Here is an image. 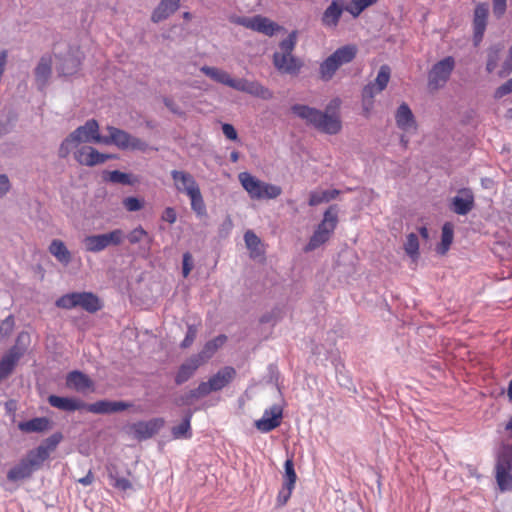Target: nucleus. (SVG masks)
<instances>
[{
    "label": "nucleus",
    "mask_w": 512,
    "mask_h": 512,
    "mask_svg": "<svg viewBox=\"0 0 512 512\" xmlns=\"http://www.w3.org/2000/svg\"><path fill=\"white\" fill-rule=\"evenodd\" d=\"M291 111L304 120L306 124L313 126L320 132L334 135L340 132L342 128L341 120L337 115L328 114L303 104H294L291 106Z\"/></svg>",
    "instance_id": "f257e3e1"
},
{
    "label": "nucleus",
    "mask_w": 512,
    "mask_h": 512,
    "mask_svg": "<svg viewBox=\"0 0 512 512\" xmlns=\"http://www.w3.org/2000/svg\"><path fill=\"white\" fill-rule=\"evenodd\" d=\"M103 136L99 134V124L95 119H89L84 125L71 132L60 144L58 156L66 158L72 150L81 143H101Z\"/></svg>",
    "instance_id": "f03ea898"
},
{
    "label": "nucleus",
    "mask_w": 512,
    "mask_h": 512,
    "mask_svg": "<svg viewBox=\"0 0 512 512\" xmlns=\"http://www.w3.org/2000/svg\"><path fill=\"white\" fill-rule=\"evenodd\" d=\"M356 53L357 49L354 45H345L335 50L320 64V78L325 82L330 81L342 65L353 61Z\"/></svg>",
    "instance_id": "7ed1b4c3"
},
{
    "label": "nucleus",
    "mask_w": 512,
    "mask_h": 512,
    "mask_svg": "<svg viewBox=\"0 0 512 512\" xmlns=\"http://www.w3.org/2000/svg\"><path fill=\"white\" fill-rule=\"evenodd\" d=\"M238 178L252 199H275L282 193L280 186L265 183L248 172H241Z\"/></svg>",
    "instance_id": "20e7f679"
},
{
    "label": "nucleus",
    "mask_w": 512,
    "mask_h": 512,
    "mask_svg": "<svg viewBox=\"0 0 512 512\" xmlns=\"http://www.w3.org/2000/svg\"><path fill=\"white\" fill-rule=\"evenodd\" d=\"M56 307L73 309L81 307L89 313H95L102 308V303L97 295L92 292H71L62 295L55 302Z\"/></svg>",
    "instance_id": "39448f33"
},
{
    "label": "nucleus",
    "mask_w": 512,
    "mask_h": 512,
    "mask_svg": "<svg viewBox=\"0 0 512 512\" xmlns=\"http://www.w3.org/2000/svg\"><path fill=\"white\" fill-rule=\"evenodd\" d=\"M108 136H103L102 144L115 145L121 150L146 151L148 144L130 133L114 126H107Z\"/></svg>",
    "instance_id": "423d86ee"
},
{
    "label": "nucleus",
    "mask_w": 512,
    "mask_h": 512,
    "mask_svg": "<svg viewBox=\"0 0 512 512\" xmlns=\"http://www.w3.org/2000/svg\"><path fill=\"white\" fill-rule=\"evenodd\" d=\"M455 67V60L452 56L435 63L428 73V85L431 89H439L443 87L449 80L450 75Z\"/></svg>",
    "instance_id": "0eeeda50"
},
{
    "label": "nucleus",
    "mask_w": 512,
    "mask_h": 512,
    "mask_svg": "<svg viewBox=\"0 0 512 512\" xmlns=\"http://www.w3.org/2000/svg\"><path fill=\"white\" fill-rule=\"evenodd\" d=\"M56 70L60 76L76 74L81 65V57L78 49L69 47L64 54H55Z\"/></svg>",
    "instance_id": "6e6552de"
},
{
    "label": "nucleus",
    "mask_w": 512,
    "mask_h": 512,
    "mask_svg": "<svg viewBox=\"0 0 512 512\" xmlns=\"http://www.w3.org/2000/svg\"><path fill=\"white\" fill-rule=\"evenodd\" d=\"M234 23L256 32L263 33L266 36H273L280 26L267 17L256 15L253 17H237Z\"/></svg>",
    "instance_id": "1a4fd4ad"
},
{
    "label": "nucleus",
    "mask_w": 512,
    "mask_h": 512,
    "mask_svg": "<svg viewBox=\"0 0 512 512\" xmlns=\"http://www.w3.org/2000/svg\"><path fill=\"white\" fill-rule=\"evenodd\" d=\"M511 470V456L506 453H498L495 465V478L501 492L512 489Z\"/></svg>",
    "instance_id": "9d476101"
},
{
    "label": "nucleus",
    "mask_w": 512,
    "mask_h": 512,
    "mask_svg": "<svg viewBox=\"0 0 512 512\" xmlns=\"http://www.w3.org/2000/svg\"><path fill=\"white\" fill-rule=\"evenodd\" d=\"M237 372L232 366H225L217 371L206 382H201L202 388L208 396L212 392H217L228 386L236 377Z\"/></svg>",
    "instance_id": "9b49d317"
},
{
    "label": "nucleus",
    "mask_w": 512,
    "mask_h": 512,
    "mask_svg": "<svg viewBox=\"0 0 512 512\" xmlns=\"http://www.w3.org/2000/svg\"><path fill=\"white\" fill-rule=\"evenodd\" d=\"M74 158L81 165L93 167L103 164L107 160L115 158V156L112 154L100 153L92 146H82L74 152Z\"/></svg>",
    "instance_id": "f8f14e48"
},
{
    "label": "nucleus",
    "mask_w": 512,
    "mask_h": 512,
    "mask_svg": "<svg viewBox=\"0 0 512 512\" xmlns=\"http://www.w3.org/2000/svg\"><path fill=\"white\" fill-rule=\"evenodd\" d=\"M165 421L163 418H153L148 421H138L130 426L134 434V438L138 441H143L152 438L156 435L161 428H163Z\"/></svg>",
    "instance_id": "ddd939ff"
},
{
    "label": "nucleus",
    "mask_w": 512,
    "mask_h": 512,
    "mask_svg": "<svg viewBox=\"0 0 512 512\" xmlns=\"http://www.w3.org/2000/svg\"><path fill=\"white\" fill-rule=\"evenodd\" d=\"M475 205L474 195L468 188L460 189L457 194L451 198L449 209L457 215H467Z\"/></svg>",
    "instance_id": "4468645a"
},
{
    "label": "nucleus",
    "mask_w": 512,
    "mask_h": 512,
    "mask_svg": "<svg viewBox=\"0 0 512 512\" xmlns=\"http://www.w3.org/2000/svg\"><path fill=\"white\" fill-rule=\"evenodd\" d=\"M274 67L283 74L297 75L303 67V62L292 54H273Z\"/></svg>",
    "instance_id": "2eb2a0df"
},
{
    "label": "nucleus",
    "mask_w": 512,
    "mask_h": 512,
    "mask_svg": "<svg viewBox=\"0 0 512 512\" xmlns=\"http://www.w3.org/2000/svg\"><path fill=\"white\" fill-rule=\"evenodd\" d=\"M233 89L263 100H269L273 97L272 91L263 86L260 82L250 81L245 78L236 79Z\"/></svg>",
    "instance_id": "dca6fc26"
},
{
    "label": "nucleus",
    "mask_w": 512,
    "mask_h": 512,
    "mask_svg": "<svg viewBox=\"0 0 512 512\" xmlns=\"http://www.w3.org/2000/svg\"><path fill=\"white\" fill-rule=\"evenodd\" d=\"M131 406V403L124 401L99 400L91 404H86L85 409L94 414L106 415L124 411Z\"/></svg>",
    "instance_id": "f3484780"
},
{
    "label": "nucleus",
    "mask_w": 512,
    "mask_h": 512,
    "mask_svg": "<svg viewBox=\"0 0 512 512\" xmlns=\"http://www.w3.org/2000/svg\"><path fill=\"white\" fill-rule=\"evenodd\" d=\"M345 8V0H332L321 16L322 25L329 29H335Z\"/></svg>",
    "instance_id": "a211bd4d"
},
{
    "label": "nucleus",
    "mask_w": 512,
    "mask_h": 512,
    "mask_svg": "<svg viewBox=\"0 0 512 512\" xmlns=\"http://www.w3.org/2000/svg\"><path fill=\"white\" fill-rule=\"evenodd\" d=\"M282 408L274 405L269 410H265L261 419L255 422L256 428L267 433L277 428L281 423Z\"/></svg>",
    "instance_id": "6ab92c4d"
},
{
    "label": "nucleus",
    "mask_w": 512,
    "mask_h": 512,
    "mask_svg": "<svg viewBox=\"0 0 512 512\" xmlns=\"http://www.w3.org/2000/svg\"><path fill=\"white\" fill-rule=\"evenodd\" d=\"M170 174L178 192L188 195L191 193L190 191L199 189L197 182L190 173L181 170H172Z\"/></svg>",
    "instance_id": "aec40b11"
},
{
    "label": "nucleus",
    "mask_w": 512,
    "mask_h": 512,
    "mask_svg": "<svg viewBox=\"0 0 512 512\" xmlns=\"http://www.w3.org/2000/svg\"><path fill=\"white\" fill-rule=\"evenodd\" d=\"M201 365H203V362L200 357L198 358L196 354L190 356L180 365L175 376V383L182 385L187 382Z\"/></svg>",
    "instance_id": "412c9836"
},
{
    "label": "nucleus",
    "mask_w": 512,
    "mask_h": 512,
    "mask_svg": "<svg viewBox=\"0 0 512 512\" xmlns=\"http://www.w3.org/2000/svg\"><path fill=\"white\" fill-rule=\"evenodd\" d=\"M23 354L24 350L15 345L3 356L0 360V381L6 379L13 372Z\"/></svg>",
    "instance_id": "4be33fe9"
},
{
    "label": "nucleus",
    "mask_w": 512,
    "mask_h": 512,
    "mask_svg": "<svg viewBox=\"0 0 512 512\" xmlns=\"http://www.w3.org/2000/svg\"><path fill=\"white\" fill-rule=\"evenodd\" d=\"M48 403L61 411L73 412L76 410L85 409L86 403L70 397H61L57 395H50L48 397Z\"/></svg>",
    "instance_id": "5701e85b"
},
{
    "label": "nucleus",
    "mask_w": 512,
    "mask_h": 512,
    "mask_svg": "<svg viewBox=\"0 0 512 512\" xmlns=\"http://www.w3.org/2000/svg\"><path fill=\"white\" fill-rule=\"evenodd\" d=\"M179 7L180 0H161L152 12L151 21L159 23L175 13Z\"/></svg>",
    "instance_id": "b1692460"
},
{
    "label": "nucleus",
    "mask_w": 512,
    "mask_h": 512,
    "mask_svg": "<svg viewBox=\"0 0 512 512\" xmlns=\"http://www.w3.org/2000/svg\"><path fill=\"white\" fill-rule=\"evenodd\" d=\"M52 73V60L49 56H42L35 67L34 75L39 89H44Z\"/></svg>",
    "instance_id": "393cba45"
},
{
    "label": "nucleus",
    "mask_w": 512,
    "mask_h": 512,
    "mask_svg": "<svg viewBox=\"0 0 512 512\" xmlns=\"http://www.w3.org/2000/svg\"><path fill=\"white\" fill-rule=\"evenodd\" d=\"M66 385L76 391L83 392L93 386L92 380L83 372L74 370L67 374Z\"/></svg>",
    "instance_id": "a878e982"
},
{
    "label": "nucleus",
    "mask_w": 512,
    "mask_h": 512,
    "mask_svg": "<svg viewBox=\"0 0 512 512\" xmlns=\"http://www.w3.org/2000/svg\"><path fill=\"white\" fill-rule=\"evenodd\" d=\"M200 71L217 83H221L230 88L234 87L236 79L232 78L230 74L224 70L205 65L200 68Z\"/></svg>",
    "instance_id": "bb28decb"
},
{
    "label": "nucleus",
    "mask_w": 512,
    "mask_h": 512,
    "mask_svg": "<svg viewBox=\"0 0 512 512\" xmlns=\"http://www.w3.org/2000/svg\"><path fill=\"white\" fill-rule=\"evenodd\" d=\"M395 120L398 128L409 130L414 127L415 119L410 107L406 103H402L395 114Z\"/></svg>",
    "instance_id": "cd10ccee"
},
{
    "label": "nucleus",
    "mask_w": 512,
    "mask_h": 512,
    "mask_svg": "<svg viewBox=\"0 0 512 512\" xmlns=\"http://www.w3.org/2000/svg\"><path fill=\"white\" fill-rule=\"evenodd\" d=\"M227 341L226 335H218L214 339L205 343L202 350L196 354V356L202 359L203 364L206 363L212 356L216 353V351L222 347Z\"/></svg>",
    "instance_id": "c85d7f7f"
},
{
    "label": "nucleus",
    "mask_w": 512,
    "mask_h": 512,
    "mask_svg": "<svg viewBox=\"0 0 512 512\" xmlns=\"http://www.w3.org/2000/svg\"><path fill=\"white\" fill-rule=\"evenodd\" d=\"M338 212L339 209L337 205H331L323 215V220L317 226V229L323 232H327V234L331 235L335 230L338 222Z\"/></svg>",
    "instance_id": "c756f323"
},
{
    "label": "nucleus",
    "mask_w": 512,
    "mask_h": 512,
    "mask_svg": "<svg viewBox=\"0 0 512 512\" xmlns=\"http://www.w3.org/2000/svg\"><path fill=\"white\" fill-rule=\"evenodd\" d=\"M18 428L25 433H40L50 428V421L45 417H36L28 421L20 422Z\"/></svg>",
    "instance_id": "7c9ffc66"
},
{
    "label": "nucleus",
    "mask_w": 512,
    "mask_h": 512,
    "mask_svg": "<svg viewBox=\"0 0 512 512\" xmlns=\"http://www.w3.org/2000/svg\"><path fill=\"white\" fill-rule=\"evenodd\" d=\"M34 470L26 460L22 459L17 465L12 467L7 473V479L11 482H17L32 476Z\"/></svg>",
    "instance_id": "2f4dec72"
},
{
    "label": "nucleus",
    "mask_w": 512,
    "mask_h": 512,
    "mask_svg": "<svg viewBox=\"0 0 512 512\" xmlns=\"http://www.w3.org/2000/svg\"><path fill=\"white\" fill-rule=\"evenodd\" d=\"M49 252L64 265H68L72 260L71 252L61 240L54 239L49 245Z\"/></svg>",
    "instance_id": "473e14b6"
},
{
    "label": "nucleus",
    "mask_w": 512,
    "mask_h": 512,
    "mask_svg": "<svg viewBox=\"0 0 512 512\" xmlns=\"http://www.w3.org/2000/svg\"><path fill=\"white\" fill-rule=\"evenodd\" d=\"M193 412L188 410L185 412L182 422L172 428V436L175 439H189L192 436L191 419Z\"/></svg>",
    "instance_id": "72a5a7b5"
},
{
    "label": "nucleus",
    "mask_w": 512,
    "mask_h": 512,
    "mask_svg": "<svg viewBox=\"0 0 512 512\" xmlns=\"http://www.w3.org/2000/svg\"><path fill=\"white\" fill-rule=\"evenodd\" d=\"M454 238V225L451 222H445L442 226L441 242L437 245L436 251L440 255H445Z\"/></svg>",
    "instance_id": "f704fd0d"
},
{
    "label": "nucleus",
    "mask_w": 512,
    "mask_h": 512,
    "mask_svg": "<svg viewBox=\"0 0 512 512\" xmlns=\"http://www.w3.org/2000/svg\"><path fill=\"white\" fill-rule=\"evenodd\" d=\"M489 14V6L487 3H479L474 10L473 29L485 31L487 26V18ZM480 34V32H478Z\"/></svg>",
    "instance_id": "c9c22d12"
},
{
    "label": "nucleus",
    "mask_w": 512,
    "mask_h": 512,
    "mask_svg": "<svg viewBox=\"0 0 512 512\" xmlns=\"http://www.w3.org/2000/svg\"><path fill=\"white\" fill-rule=\"evenodd\" d=\"M206 396L207 395L204 389L202 388V384L200 383L197 388L180 395L175 399L174 402L177 406H190L194 404V402L197 401L198 399Z\"/></svg>",
    "instance_id": "e433bc0d"
},
{
    "label": "nucleus",
    "mask_w": 512,
    "mask_h": 512,
    "mask_svg": "<svg viewBox=\"0 0 512 512\" xmlns=\"http://www.w3.org/2000/svg\"><path fill=\"white\" fill-rule=\"evenodd\" d=\"M48 458L49 456L46 450L38 446L37 448L30 450L27 453L26 457L23 459L27 461V463L34 471H36L40 469L44 461L47 460Z\"/></svg>",
    "instance_id": "4c0bfd02"
},
{
    "label": "nucleus",
    "mask_w": 512,
    "mask_h": 512,
    "mask_svg": "<svg viewBox=\"0 0 512 512\" xmlns=\"http://www.w3.org/2000/svg\"><path fill=\"white\" fill-rule=\"evenodd\" d=\"M503 49L504 45L502 43H495L488 47L486 62V71L488 73H492L497 68Z\"/></svg>",
    "instance_id": "58836bf2"
},
{
    "label": "nucleus",
    "mask_w": 512,
    "mask_h": 512,
    "mask_svg": "<svg viewBox=\"0 0 512 512\" xmlns=\"http://www.w3.org/2000/svg\"><path fill=\"white\" fill-rule=\"evenodd\" d=\"M125 238L132 245L140 244L146 242L147 250L150 249L153 238L148 234V232L142 227L138 226L130 231L127 235L125 234Z\"/></svg>",
    "instance_id": "ea45409f"
},
{
    "label": "nucleus",
    "mask_w": 512,
    "mask_h": 512,
    "mask_svg": "<svg viewBox=\"0 0 512 512\" xmlns=\"http://www.w3.org/2000/svg\"><path fill=\"white\" fill-rule=\"evenodd\" d=\"M85 250L91 253H99L106 249L101 234L88 235L83 239Z\"/></svg>",
    "instance_id": "a19ab883"
},
{
    "label": "nucleus",
    "mask_w": 512,
    "mask_h": 512,
    "mask_svg": "<svg viewBox=\"0 0 512 512\" xmlns=\"http://www.w3.org/2000/svg\"><path fill=\"white\" fill-rule=\"evenodd\" d=\"M378 0H351L346 6L345 11L357 18L366 8L375 4Z\"/></svg>",
    "instance_id": "79ce46f5"
},
{
    "label": "nucleus",
    "mask_w": 512,
    "mask_h": 512,
    "mask_svg": "<svg viewBox=\"0 0 512 512\" xmlns=\"http://www.w3.org/2000/svg\"><path fill=\"white\" fill-rule=\"evenodd\" d=\"M101 235L106 248L109 246H119L125 239V233L122 229H114Z\"/></svg>",
    "instance_id": "37998d69"
},
{
    "label": "nucleus",
    "mask_w": 512,
    "mask_h": 512,
    "mask_svg": "<svg viewBox=\"0 0 512 512\" xmlns=\"http://www.w3.org/2000/svg\"><path fill=\"white\" fill-rule=\"evenodd\" d=\"M284 475H283V484L289 487L290 489H294L295 483L297 480V475L294 469V462L292 458H288L284 463Z\"/></svg>",
    "instance_id": "c03bdc74"
},
{
    "label": "nucleus",
    "mask_w": 512,
    "mask_h": 512,
    "mask_svg": "<svg viewBox=\"0 0 512 512\" xmlns=\"http://www.w3.org/2000/svg\"><path fill=\"white\" fill-rule=\"evenodd\" d=\"M331 235L327 234V232L320 231L316 228L313 235L311 236L308 244L305 247V251H313L317 249L319 246L324 244L329 240Z\"/></svg>",
    "instance_id": "a18cd8bd"
},
{
    "label": "nucleus",
    "mask_w": 512,
    "mask_h": 512,
    "mask_svg": "<svg viewBox=\"0 0 512 512\" xmlns=\"http://www.w3.org/2000/svg\"><path fill=\"white\" fill-rule=\"evenodd\" d=\"M190 192L191 193L187 196L190 198L192 210H194L199 215L203 214L205 212V204L200 188L196 191L192 190Z\"/></svg>",
    "instance_id": "49530a36"
},
{
    "label": "nucleus",
    "mask_w": 512,
    "mask_h": 512,
    "mask_svg": "<svg viewBox=\"0 0 512 512\" xmlns=\"http://www.w3.org/2000/svg\"><path fill=\"white\" fill-rule=\"evenodd\" d=\"M404 249L407 255L412 258H415L419 255V241L416 234L410 233L407 235Z\"/></svg>",
    "instance_id": "de8ad7c7"
},
{
    "label": "nucleus",
    "mask_w": 512,
    "mask_h": 512,
    "mask_svg": "<svg viewBox=\"0 0 512 512\" xmlns=\"http://www.w3.org/2000/svg\"><path fill=\"white\" fill-rule=\"evenodd\" d=\"M297 42V32L292 31L285 39H283L280 44V54H292Z\"/></svg>",
    "instance_id": "09e8293b"
},
{
    "label": "nucleus",
    "mask_w": 512,
    "mask_h": 512,
    "mask_svg": "<svg viewBox=\"0 0 512 512\" xmlns=\"http://www.w3.org/2000/svg\"><path fill=\"white\" fill-rule=\"evenodd\" d=\"M390 72L389 66L382 65L380 67L375 82H373L378 87V90L383 91L387 87L390 79Z\"/></svg>",
    "instance_id": "8fccbe9b"
},
{
    "label": "nucleus",
    "mask_w": 512,
    "mask_h": 512,
    "mask_svg": "<svg viewBox=\"0 0 512 512\" xmlns=\"http://www.w3.org/2000/svg\"><path fill=\"white\" fill-rule=\"evenodd\" d=\"M108 180L112 183H117V184H122V185H132L133 184L130 174L121 172L119 170H114V171L109 172Z\"/></svg>",
    "instance_id": "3c124183"
},
{
    "label": "nucleus",
    "mask_w": 512,
    "mask_h": 512,
    "mask_svg": "<svg viewBox=\"0 0 512 512\" xmlns=\"http://www.w3.org/2000/svg\"><path fill=\"white\" fill-rule=\"evenodd\" d=\"M197 333H198V325L188 324L185 338L181 342L180 347L182 349L189 348L193 344V342L197 336Z\"/></svg>",
    "instance_id": "603ef678"
},
{
    "label": "nucleus",
    "mask_w": 512,
    "mask_h": 512,
    "mask_svg": "<svg viewBox=\"0 0 512 512\" xmlns=\"http://www.w3.org/2000/svg\"><path fill=\"white\" fill-rule=\"evenodd\" d=\"M62 440V434L61 433H54L51 436H49L47 439L44 440V442L39 445V447H42L46 450L48 453V456L50 455L51 451H54L60 441Z\"/></svg>",
    "instance_id": "864d4df0"
},
{
    "label": "nucleus",
    "mask_w": 512,
    "mask_h": 512,
    "mask_svg": "<svg viewBox=\"0 0 512 512\" xmlns=\"http://www.w3.org/2000/svg\"><path fill=\"white\" fill-rule=\"evenodd\" d=\"M109 477L112 480V486L119 490L126 491L132 488L131 482L124 477H118L112 473L109 474Z\"/></svg>",
    "instance_id": "5fc2aeb1"
},
{
    "label": "nucleus",
    "mask_w": 512,
    "mask_h": 512,
    "mask_svg": "<svg viewBox=\"0 0 512 512\" xmlns=\"http://www.w3.org/2000/svg\"><path fill=\"white\" fill-rule=\"evenodd\" d=\"M244 241H245L247 248L250 250H256L258 245L260 244L259 237L251 230H248L244 234Z\"/></svg>",
    "instance_id": "6e6d98bb"
},
{
    "label": "nucleus",
    "mask_w": 512,
    "mask_h": 512,
    "mask_svg": "<svg viewBox=\"0 0 512 512\" xmlns=\"http://www.w3.org/2000/svg\"><path fill=\"white\" fill-rule=\"evenodd\" d=\"M123 205L130 212L139 211L143 207V203L136 197H127L123 200Z\"/></svg>",
    "instance_id": "4d7b16f0"
},
{
    "label": "nucleus",
    "mask_w": 512,
    "mask_h": 512,
    "mask_svg": "<svg viewBox=\"0 0 512 512\" xmlns=\"http://www.w3.org/2000/svg\"><path fill=\"white\" fill-rule=\"evenodd\" d=\"M382 92L378 90V87L373 82L368 83L362 91V97L364 101H372L376 94Z\"/></svg>",
    "instance_id": "13d9d810"
},
{
    "label": "nucleus",
    "mask_w": 512,
    "mask_h": 512,
    "mask_svg": "<svg viewBox=\"0 0 512 512\" xmlns=\"http://www.w3.org/2000/svg\"><path fill=\"white\" fill-rule=\"evenodd\" d=\"M15 322L13 315L7 316L0 326V335L2 336H9L14 328Z\"/></svg>",
    "instance_id": "bf43d9fd"
},
{
    "label": "nucleus",
    "mask_w": 512,
    "mask_h": 512,
    "mask_svg": "<svg viewBox=\"0 0 512 512\" xmlns=\"http://www.w3.org/2000/svg\"><path fill=\"white\" fill-rule=\"evenodd\" d=\"M292 491L293 489H290L289 487L285 486V484H282V488L279 491L276 499L277 506H284L290 499Z\"/></svg>",
    "instance_id": "052dcab7"
},
{
    "label": "nucleus",
    "mask_w": 512,
    "mask_h": 512,
    "mask_svg": "<svg viewBox=\"0 0 512 512\" xmlns=\"http://www.w3.org/2000/svg\"><path fill=\"white\" fill-rule=\"evenodd\" d=\"M493 14L500 19L506 12L507 0H492Z\"/></svg>",
    "instance_id": "680f3d73"
},
{
    "label": "nucleus",
    "mask_w": 512,
    "mask_h": 512,
    "mask_svg": "<svg viewBox=\"0 0 512 512\" xmlns=\"http://www.w3.org/2000/svg\"><path fill=\"white\" fill-rule=\"evenodd\" d=\"M193 268V257L189 252L183 254L182 274L186 278Z\"/></svg>",
    "instance_id": "e2e57ef3"
},
{
    "label": "nucleus",
    "mask_w": 512,
    "mask_h": 512,
    "mask_svg": "<svg viewBox=\"0 0 512 512\" xmlns=\"http://www.w3.org/2000/svg\"><path fill=\"white\" fill-rule=\"evenodd\" d=\"M512 92V79L500 85L495 91L496 98H502Z\"/></svg>",
    "instance_id": "0e129e2a"
},
{
    "label": "nucleus",
    "mask_w": 512,
    "mask_h": 512,
    "mask_svg": "<svg viewBox=\"0 0 512 512\" xmlns=\"http://www.w3.org/2000/svg\"><path fill=\"white\" fill-rule=\"evenodd\" d=\"M163 221L174 224L177 220V213L173 207H166L161 215Z\"/></svg>",
    "instance_id": "69168bd1"
},
{
    "label": "nucleus",
    "mask_w": 512,
    "mask_h": 512,
    "mask_svg": "<svg viewBox=\"0 0 512 512\" xmlns=\"http://www.w3.org/2000/svg\"><path fill=\"white\" fill-rule=\"evenodd\" d=\"M512 72V58L507 57L503 62L501 69L498 71V75L501 78L507 77Z\"/></svg>",
    "instance_id": "338daca9"
},
{
    "label": "nucleus",
    "mask_w": 512,
    "mask_h": 512,
    "mask_svg": "<svg viewBox=\"0 0 512 512\" xmlns=\"http://www.w3.org/2000/svg\"><path fill=\"white\" fill-rule=\"evenodd\" d=\"M222 132L226 136V138H228L229 140H233V141L237 140V137H238L237 131L235 130L233 125L228 124V123L223 124Z\"/></svg>",
    "instance_id": "774afa93"
}]
</instances>
